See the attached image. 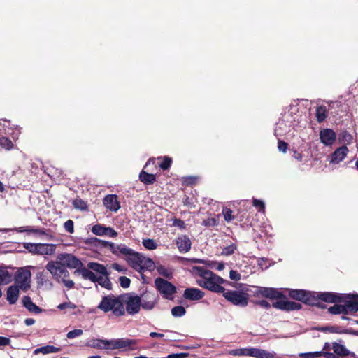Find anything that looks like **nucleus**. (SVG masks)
Listing matches in <instances>:
<instances>
[{
  "mask_svg": "<svg viewBox=\"0 0 358 358\" xmlns=\"http://www.w3.org/2000/svg\"><path fill=\"white\" fill-rule=\"evenodd\" d=\"M288 144L284 141L279 140L278 142V148L280 151L285 152L287 150Z\"/></svg>",
  "mask_w": 358,
  "mask_h": 358,
  "instance_id": "62",
  "label": "nucleus"
},
{
  "mask_svg": "<svg viewBox=\"0 0 358 358\" xmlns=\"http://www.w3.org/2000/svg\"><path fill=\"white\" fill-rule=\"evenodd\" d=\"M322 351L303 352L299 355L301 358H317L322 355Z\"/></svg>",
  "mask_w": 358,
  "mask_h": 358,
  "instance_id": "47",
  "label": "nucleus"
},
{
  "mask_svg": "<svg viewBox=\"0 0 358 358\" xmlns=\"http://www.w3.org/2000/svg\"><path fill=\"white\" fill-rule=\"evenodd\" d=\"M229 278L231 280L238 281L241 279V275L236 271L231 270L229 273Z\"/></svg>",
  "mask_w": 358,
  "mask_h": 358,
  "instance_id": "64",
  "label": "nucleus"
},
{
  "mask_svg": "<svg viewBox=\"0 0 358 358\" xmlns=\"http://www.w3.org/2000/svg\"><path fill=\"white\" fill-rule=\"evenodd\" d=\"M218 220L215 217H209L208 219L203 220L202 222V225L210 227L217 225Z\"/></svg>",
  "mask_w": 358,
  "mask_h": 358,
  "instance_id": "49",
  "label": "nucleus"
},
{
  "mask_svg": "<svg viewBox=\"0 0 358 358\" xmlns=\"http://www.w3.org/2000/svg\"><path fill=\"white\" fill-rule=\"evenodd\" d=\"M275 352L257 348H246V356L255 358H275Z\"/></svg>",
  "mask_w": 358,
  "mask_h": 358,
  "instance_id": "18",
  "label": "nucleus"
},
{
  "mask_svg": "<svg viewBox=\"0 0 358 358\" xmlns=\"http://www.w3.org/2000/svg\"><path fill=\"white\" fill-rule=\"evenodd\" d=\"M173 225L177 227L180 229H185L186 228V224L184 220L178 218H175L173 220Z\"/></svg>",
  "mask_w": 358,
  "mask_h": 358,
  "instance_id": "57",
  "label": "nucleus"
},
{
  "mask_svg": "<svg viewBox=\"0 0 358 358\" xmlns=\"http://www.w3.org/2000/svg\"><path fill=\"white\" fill-rule=\"evenodd\" d=\"M222 213L225 221L229 222L231 220H233L234 216H232V210L230 208H224L222 210Z\"/></svg>",
  "mask_w": 358,
  "mask_h": 358,
  "instance_id": "52",
  "label": "nucleus"
},
{
  "mask_svg": "<svg viewBox=\"0 0 358 358\" xmlns=\"http://www.w3.org/2000/svg\"><path fill=\"white\" fill-rule=\"evenodd\" d=\"M176 244L180 252L186 253L189 252L192 247V241L188 236L182 235L176 239Z\"/></svg>",
  "mask_w": 358,
  "mask_h": 358,
  "instance_id": "23",
  "label": "nucleus"
},
{
  "mask_svg": "<svg viewBox=\"0 0 358 358\" xmlns=\"http://www.w3.org/2000/svg\"><path fill=\"white\" fill-rule=\"evenodd\" d=\"M31 277L30 271L25 268H19L14 275V285L27 292L31 288Z\"/></svg>",
  "mask_w": 358,
  "mask_h": 358,
  "instance_id": "9",
  "label": "nucleus"
},
{
  "mask_svg": "<svg viewBox=\"0 0 358 358\" xmlns=\"http://www.w3.org/2000/svg\"><path fill=\"white\" fill-rule=\"evenodd\" d=\"M252 289H247L246 292H250L255 297H262V287L260 286H252Z\"/></svg>",
  "mask_w": 358,
  "mask_h": 358,
  "instance_id": "46",
  "label": "nucleus"
},
{
  "mask_svg": "<svg viewBox=\"0 0 358 358\" xmlns=\"http://www.w3.org/2000/svg\"><path fill=\"white\" fill-rule=\"evenodd\" d=\"M262 292V297L271 300L285 298V296L277 288L263 287Z\"/></svg>",
  "mask_w": 358,
  "mask_h": 358,
  "instance_id": "25",
  "label": "nucleus"
},
{
  "mask_svg": "<svg viewBox=\"0 0 358 358\" xmlns=\"http://www.w3.org/2000/svg\"><path fill=\"white\" fill-rule=\"evenodd\" d=\"M251 303H252L255 306H259L262 308L269 309L272 305L267 301L262 299V300H257V301H251Z\"/></svg>",
  "mask_w": 358,
  "mask_h": 358,
  "instance_id": "48",
  "label": "nucleus"
},
{
  "mask_svg": "<svg viewBox=\"0 0 358 358\" xmlns=\"http://www.w3.org/2000/svg\"><path fill=\"white\" fill-rule=\"evenodd\" d=\"M236 250V245L235 243H231L229 245L225 246L222 248L221 255L224 256H229L234 254Z\"/></svg>",
  "mask_w": 358,
  "mask_h": 358,
  "instance_id": "42",
  "label": "nucleus"
},
{
  "mask_svg": "<svg viewBox=\"0 0 358 358\" xmlns=\"http://www.w3.org/2000/svg\"><path fill=\"white\" fill-rule=\"evenodd\" d=\"M252 205L257 208H259V212H264L265 210V203L263 201L257 199H252Z\"/></svg>",
  "mask_w": 358,
  "mask_h": 358,
  "instance_id": "50",
  "label": "nucleus"
},
{
  "mask_svg": "<svg viewBox=\"0 0 358 358\" xmlns=\"http://www.w3.org/2000/svg\"><path fill=\"white\" fill-rule=\"evenodd\" d=\"M272 306L276 309L287 312L298 310L302 308L301 303L289 300L276 301L272 303Z\"/></svg>",
  "mask_w": 358,
  "mask_h": 358,
  "instance_id": "14",
  "label": "nucleus"
},
{
  "mask_svg": "<svg viewBox=\"0 0 358 358\" xmlns=\"http://www.w3.org/2000/svg\"><path fill=\"white\" fill-rule=\"evenodd\" d=\"M120 286L123 288H128L131 284V280L126 276H121L119 278Z\"/></svg>",
  "mask_w": 358,
  "mask_h": 358,
  "instance_id": "55",
  "label": "nucleus"
},
{
  "mask_svg": "<svg viewBox=\"0 0 358 358\" xmlns=\"http://www.w3.org/2000/svg\"><path fill=\"white\" fill-rule=\"evenodd\" d=\"M64 228L66 231L69 234H73L74 232V222L71 220H68L64 224Z\"/></svg>",
  "mask_w": 358,
  "mask_h": 358,
  "instance_id": "51",
  "label": "nucleus"
},
{
  "mask_svg": "<svg viewBox=\"0 0 358 358\" xmlns=\"http://www.w3.org/2000/svg\"><path fill=\"white\" fill-rule=\"evenodd\" d=\"M315 116L319 123L324 122L327 117V110L326 106H320L316 108Z\"/></svg>",
  "mask_w": 358,
  "mask_h": 358,
  "instance_id": "37",
  "label": "nucleus"
},
{
  "mask_svg": "<svg viewBox=\"0 0 358 358\" xmlns=\"http://www.w3.org/2000/svg\"><path fill=\"white\" fill-rule=\"evenodd\" d=\"M106 227L101 224H96L92 228V232L96 236H105Z\"/></svg>",
  "mask_w": 358,
  "mask_h": 358,
  "instance_id": "41",
  "label": "nucleus"
},
{
  "mask_svg": "<svg viewBox=\"0 0 358 358\" xmlns=\"http://www.w3.org/2000/svg\"><path fill=\"white\" fill-rule=\"evenodd\" d=\"M0 146L6 150H11L13 148V143L10 139L7 137H0Z\"/></svg>",
  "mask_w": 358,
  "mask_h": 358,
  "instance_id": "44",
  "label": "nucleus"
},
{
  "mask_svg": "<svg viewBox=\"0 0 358 358\" xmlns=\"http://www.w3.org/2000/svg\"><path fill=\"white\" fill-rule=\"evenodd\" d=\"M155 286L165 299L173 300V295L177 292L176 287L173 284L160 277L155 280Z\"/></svg>",
  "mask_w": 358,
  "mask_h": 358,
  "instance_id": "8",
  "label": "nucleus"
},
{
  "mask_svg": "<svg viewBox=\"0 0 358 358\" xmlns=\"http://www.w3.org/2000/svg\"><path fill=\"white\" fill-rule=\"evenodd\" d=\"M314 292L305 289H289L288 295L290 298L303 302V303L312 306L315 301Z\"/></svg>",
  "mask_w": 358,
  "mask_h": 358,
  "instance_id": "11",
  "label": "nucleus"
},
{
  "mask_svg": "<svg viewBox=\"0 0 358 358\" xmlns=\"http://www.w3.org/2000/svg\"><path fill=\"white\" fill-rule=\"evenodd\" d=\"M222 293L224 299L234 306L245 307L248 304V293L238 290H227Z\"/></svg>",
  "mask_w": 358,
  "mask_h": 358,
  "instance_id": "7",
  "label": "nucleus"
},
{
  "mask_svg": "<svg viewBox=\"0 0 358 358\" xmlns=\"http://www.w3.org/2000/svg\"><path fill=\"white\" fill-rule=\"evenodd\" d=\"M142 243L143 245L148 250H155L157 247V244L155 241L150 238L144 239Z\"/></svg>",
  "mask_w": 358,
  "mask_h": 358,
  "instance_id": "45",
  "label": "nucleus"
},
{
  "mask_svg": "<svg viewBox=\"0 0 358 358\" xmlns=\"http://www.w3.org/2000/svg\"><path fill=\"white\" fill-rule=\"evenodd\" d=\"M341 304H334L333 306H331L328 309V312L332 315H338L341 314Z\"/></svg>",
  "mask_w": 358,
  "mask_h": 358,
  "instance_id": "56",
  "label": "nucleus"
},
{
  "mask_svg": "<svg viewBox=\"0 0 358 358\" xmlns=\"http://www.w3.org/2000/svg\"><path fill=\"white\" fill-rule=\"evenodd\" d=\"M20 290L21 289L14 285L6 289V300L10 305H14L17 303L20 296Z\"/></svg>",
  "mask_w": 358,
  "mask_h": 358,
  "instance_id": "26",
  "label": "nucleus"
},
{
  "mask_svg": "<svg viewBox=\"0 0 358 358\" xmlns=\"http://www.w3.org/2000/svg\"><path fill=\"white\" fill-rule=\"evenodd\" d=\"M121 303L124 306L125 312L134 315L139 313L141 307V297L133 293L121 294Z\"/></svg>",
  "mask_w": 358,
  "mask_h": 358,
  "instance_id": "5",
  "label": "nucleus"
},
{
  "mask_svg": "<svg viewBox=\"0 0 358 358\" xmlns=\"http://www.w3.org/2000/svg\"><path fill=\"white\" fill-rule=\"evenodd\" d=\"M87 268L90 271L92 270L98 273H100L103 276L109 275V273L108 272L106 266L97 262H89L87 264Z\"/></svg>",
  "mask_w": 358,
  "mask_h": 358,
  "instance_id": "31",
  "label": "nucleus"
},
{
  "mask_svg": "<svg viewBox=\"0 0 358 358\" xmlns=\"http://www.w3.org/2000/svg\"><path fill=\"white\" fill-rule=\"evenodd\" d=\"M320 139L326 146H331L336 139V134L331 129H323L320 132Z\"/></svg>",
  "mask_w": 358,
  "mask_h": 358,
  "instance_id": "19",
  "label": "nucleus"
},
{
  "mask_svg": "<svg viewBox=\"0 0 358 358\" xmlns=\"http://www.w3.org/2000/svg\"><path fill=\"white\" fill-rule=\"evenodd\" d=\"M352 313L358 311V294H345V301Z\"/></svg>",
  "mask_w": 358,
  "mask_h": 358,
  "instance_id": "30",
  "label": "nucleus"
},
{
  "mask_svg": "<svg viewBox=\"0 0 358 358\" xmlns=\"http://www.w3.org/2000/svg\"><path fill=\"white\" fill-rule=\"evenodd\" d=\"M76 308V306L71 302H64L62 303H60L57 306V308L61 310H64L66 308L75 309Z\"/></svg>",
  "mask_w": 358,
  "mask_h": 358,
  "instance_id": "59",
  "label": "nucleus"
},
{
  "mask_svg": "<svg viewBox=\"0 0 358 358\" xmlns=\"http://www.w3.org/2000/svg\"><path fill=\"white\" fill-rule=\"evenodd\" d=\"M110 340L93 338L87 341L85 346L99 350H110Z\"/></svg>",
  "mask_w": 358,
  "mask_h": 358,
  "instance_id": "20",
  "label": "nucleus"
},
{
  "mask_svg": "<svg viewBox=\"0 0 358 358\" xmlns=\"http://www.w3.org/2000/svg\"><path fill=\"white\" fill-rule=\"evenodd\" d=\"M191 272L194 276L200 278L196 280V284L199 286L215 293H222L225 291V288L221 285L225 280L213 271L201 266H194Z\"/></svg>",
  "mask_w": 358,
  "mask_h": 358,
  "instance_id": "2",
  "label": "nucleus"
},
{
  "mask_svg": "<svg viewBox=\"0 0 358 358\" xmlns=\"http://www.w3.org/2000/svg\"><path fill=\"white\" fill-rule=\"evenodd\" d=\"M57 260L61 262L66 268H76L75 274H80L78 270L86 268L83 266L82 262L76 256L69 253H63L57 256Z\"/></svg>",
  "mask_w": 358,
  "mask_h": 358,
  "instance_id": "10",
  "label": "nucleus"
},
{
  "mask_svg": "<svg viewBox=\"0 0 358 358\" xmlns=\"http://www.w3.org/2000/svg\"><path fill=\"white\" fill-rule=\"evenodd\" d=\"M8 269V266L0 265V285H6L13 281V275Z\"/></svg>",
  "mask_w": 358,
  "mask_h": 358,
  "instance_id": "28",
  "label": "nucleus"
},
{
  "mask_svg": "<svg viewBox=\"0 0 358 358\" xmlns=\"http://www.w3.org/2000/svg\"><path fill=\"white\" fill-rule=\"evenodd\" d=\"M186 313L185 308L182 306H174L171 309V314L175 317H179L185 315Z\"/></svg>",
  "mask_w": 358,
  "mask_h": 358,
  "instance_id": "43",
  "label": "nucleus"
},
{
  "mask_svg": "<svg viewBox=\"0 0 358 358\" xmlns=\"http://www.w3.org/2000/svg\"><path fill=\"white\" fill-rule=\"evenodd\" d=\"M72 204L74 208L81 210H85L88 208L87 203L80 198L74 199Z\"/></svg>",
  "mask_w": 358,
  "mask_h": 358,
  "instance_id": "40",
  "label": "nucleus"
},
{
  "mask_svg": "<svg viewBox=\"0 0 358 358\" xmlns=\"http://www.w3.org/2000/svg\"><path fill=\"white\" fill-rule=\"evenodd\" d=\"M60 351V348L57 347H55L53 345H45L38 348H36L34 351V355H37L38 353H42L43 355L49 354V353H55Z\"/></svg>",
  "mask_w": 358,
  "mask_h": 358,
  "instance_id": "35",
  "label": "nucleus"
},
{
  "mask_svg": "<svg viewBox=\"0 0 358 358\" xmlns=\"http://www.w3.org/2000/svg\"><path fill=\"white\" fill-rule=\"evenodd\" d=\"M18 232H28V233H32V234H36L39 235H47V230L44 228H34L33 227H27L25 229H22V227L19 228V229L17 230Z\"/></svg>",
  "mask_w": 358,
  "mask_h": 358,
  "instance_id": "39",
  "label": "nucleus"
},
{
  "mask_svg": "<svg viewBox=\"0 0 358 358\" xmlns=\"http://www.w3.org/2000/svg\"><path fill=\"white\" fill-rule=\"evenodd\" d=\"M83 331L82 329H74L69 331L66 334V337L69 339H72L80 336L83 334Z\"/></svg>",
  "mask_w": 358,
  "mask_h": 358,
  "instance_id": "53",
  "label": "nucleus"
},
{
  "mask_svg": "<svg viewBox=\"0 0 358 358\" xmlns=\"http://www.w3.org/2000/svg\"><path fill=\"white\" fill-rule=\"evenodd\" d=\"M157 269L160 275L166 278H169L171 275V273L169 271H168V270L164 266H159L157 267Z\"/></svg>",
  "mask_w": 358,
  "mask_h": 358,
  "instance_id": "60",
  "label": "nucleus"
},
{
  "mask_svg": "<svg viewBox=\"0 0 358 358\" xmlns=\"http://www.w3.org/2000/svg\"><path fill=\"white\" fill-rule=\"evenodd\" d=\"M84 242L85 244L94 246L98 249L109 248L111 252L115 255L118 256L120 254H122L126 256L127 263L133 269L138 271V269H141V264L142 263V255L139 252H135L132 249L128 248L124 244L115 245L112 242L103 241L96 237L86 238Z\"/></svg>",
  "mask_w": 358,
  "mask_h": 358,
  "instance_id": "1",
  "label": "nucleus"
},
{
  "mask_svg": "<svg viewBox=\"0 0 358 358\" xmlns=\"http://www.w3.org/2000/svg\"><path fill=\"white\" fill-rule=\"evenodd\" d=\"M332 348L334 350V352L338 356L341 357H346V356H355V353L350 352L348 350L345 345L338 343L336 342H334L332 343Z\"/></svg>",
  "mask_w": 358,
  "mask_h": 358,
  "instance_id": "29",
  "label": "nucleus"
},
{
  "mask_svg": "<svg viewBox=\"0 0 358 358\" xmlns=\"http://www.w3.org/2000/svg\"><path fill=\"white\" fill-rule=\"evenodd\" d=\"M23 247L34 255H52L55 253L57 245L52 243H24Z\"/></svg>",
  "mask_w": 358,
  "mask_h": 358,
  "instance_id": "6",
  "label": "nucleus"
},
{
  "mask_svg": "<svg viewBox=\"0 0 358 358\" xmlns=\"http://www.w3.org/2000/svg\"><path fill=\"white\" fill-rule=\"evenodd\" d=\"M78 271L81 272V275L83 279L85 280H90L93 282H98L101 287L108 289L111 290L113 288V285L108 278V275L107 276H99L96 277V275L92 271H90L87 268H83L78 270Z\"/></svg>",
  "mask_w": 358,
  "mask_h": 358,
  "instance_id": "12",
  "label": "nucleus"
},
{
  "mask_svg": "<svg viewBox=\"0 0 358 358\" xmlns=\"http://www.w3.org/2000/svg\"><path fill=\"white\" fill-rule=\"evenodd\" d=\"M314 294L315 299L314 303L315 304H313V306H316L321 309H324L327 308V306L322 303L321 301L326 303H341L345 301V294H338L330 292H314Z\"/></svg>",
  "mask_w": 358,
  "mask_h": 358,
  "instance_id": "4",
  "label": "nucleus"
},
{
  "mask_svg": "<svg viewBox=\"0 0 358 358\" xmlns=\"http://www.w3.org/2000/svg\"><path fill=\"white\" fill-rule=\"evenodd\" d=\"M36 280L38 286L48 285L52 287V282L49 280L48 273L43 271L36 273Z\"/></svg>",
  "mask_w": 358,
  "mask_h": 358,
  "instance_id": "33",
  "label": "nucleus"
},
{
  "mask_svg": "<svg viewBox=\"0 0 358 358\" xmlns=\"http://www.w3.org/2000/svg\"><path fill=\"white\" fill-rule=\"evenodd\" d=\"M22 306L30 313L39 314L43 311L42 308L35 304L29 296H23L22 299Z\"/></svg>",
  "mask_w": 358,
  "mask_h": 358,
  "instance_id": "27",
  "label": "nucleus"
},
{
  "mask_svg": "<svg viewBox=\"0 0 358 358\" xmlns=\"http://www.w3.org/2000/svg\"><path fill=\"white\" fill-rule=\"evenodd\" d=\"M229 354L233 356H246V348L231 350Z\"/></svg>",
  "mask_w": 358,
  "mask_h": 358,
  "instance_id": "54",
  "label": "nucleus"
},
{
  "mask_svg": "<svg viewBox=\"0 0 358 358\" xmlns=\"http://www.w3.org/2000/svg\"><path fill=\"white\" fill-rule=\"evenodd\" d=\"M65 266L58 260L50 261L45 266V268L51 273L52 278L58 282H61L62 271Z\"/></svg>",
  "mask_w": 358,
  "mask_h": 358,
  "instance_id": "15",
  "label": "nucleus"
},
{
  "mask_svg": "<svg viewBox=\"0 0 358 358\" xmlns=\"http://www.w3.org/2000/svg\"><path fill=\"white\" fill-rule=\"evenodd\" d=\"M141 261V269H138V272H142L145 271H152L155 269V265L152 259L142 256Z\"/></svg>",
  "mask_w": 358,
  "mask_h": 358,
  "instance_id": "32",
  "label": "nucleus"
},
{
  "mask_svg": "<svg viewBox=\"0 0 358 358\" xmlns=\"http://www.w3.org/2000/svg\"><path fill=\"white\" fill-rule=\"evenodd\" d=\"M188 356L189 354L185 352L172 353L169 354L166 358H186Z\"/></svg>",
  "mask_w": 358,
  "mask_h": 358,
  "instance_id": "61",
  "label": "nucleus"
},
{
  "mask_svg": "<svg viewBox=\"0 0 358 358\" xmlns=\"http://www.w3.org/2000/svg\"><path fill=\"white\" fill-rule=\"evenodd\" d=\"M97 308L104 313L112 311L115 316L120 317L125 314V309L121 303V294L115 296L109 294L103 296Z\"/></svg>",
  "mask_w": 358,
  "mask_h": 358,
  "instance_id": "3",
  "label": "nucleus"
},
{
  "mask_svg": "<svg viewBox=\"0 0 358 358\" xmlns=\"http://www.w3.org/2000/svg\"><path fill=\"white\" fill-rule=\"evenodd\" d=\"M348 152L349 150L345 145L336 148L331 155L330 162L334 164L340 163L345 159Z\"/></svg>",
  "mask_w": 358,
  "mask_h": 358,
  "instance_id": "22",
  "label": "nucleus"
},
{
  "mask_svg": "<svg viewBox=\"0 0 358 358\" xmlns=\"http://www.w3.org/2000/svg\"><path fill=\"white\" fill-rule=\"evenodd\" d=\"M352 139V135L346 130L342 131L338 134V142L341 144H344L345 145H350L351 144Z\"/></svg>",
  "mask_w": 358,
  "mask_h": 358,
  "instance_id": "36",
  "label": "nucleus"
},
{
  "mask_svg": "<svg viewBox=\"0 0 358 358\" xmlns=\"http://www.w3.org/2000/svg\"><path fill=\"white\" fill-rule=\"evenodd\" d=\"M316 329L322 332L335 334H348L358 336V331L353 329H344L339 326H324L316 327Z\"/></svg>",
  "mask_w": 358,
  "mask_h": 358,
  "instance_id": "17",
  "label": "nucleus"
},
{
  "mask_svg": "<svg viewBox=\"0 0 358 358\" xmlns=\"http://www.w3.org/2000/svg\"><path fill=\"white\" fill-rule=\"evenodd\" d=\"M103 203L107 209L113 212H117L121 207L116 194L106 195L103 200Z\"/></svg>",
  "mask_w": 358,
  "mask_h": 358,
  "instance_id": "21",
  "label": "nucleus"
},
{
  "mask_svg": "<svg viewBox=\"0 0 358 358\" xmlns=\"http://www.w3.org/2000/svg\"><path fill=\"white\" fill-rule=\"evenodd\" d=\"M171 159L166 157L163 162L160 164L159 166L162 170H167L171 165Z\"/></svg>",
  "mask_w": 358,
  "mask_h": 358,
  "instance_id": "58",
  "label": "nucleus"
},
{
  "mask_svg": "<svg viewBox=\"0 0 358 358\" xmlns=\"http://www.w3.org/2000/svg\"><path fill=\"white\" fill-rule=\"evenodd\" d=\"M182 259L183 261L191 262V263H198V264H205L210 268H213L216 262L210 261V260H205L202 259H198V258H185L182 257Z\"/></svg>",
  "mask_w": 358,
  "mask_h": 358,
  "instance_id": "38",
  "label": "nucleus"
},
{
  "mask_svg": "<svg viewBox=\"0 0 358 358\" xmlns=\"http://www.w3.org/2000/svg\"><path fill=\"white\" fill-rule=\"evenodd\" d=\"M139 180L145 185H152L156 181V176L154 174L141 171L139 174Z\"/></svg>",
  "mask_w": 358,
  "mask_h": 358,
  "instance_id": "34",
  "label": "nucleus"
},
{
  "mask_svg": "<svg viewBox=\"0 0 358 358\" xmlns=\"http://www.w3.org/2000/svg\"><path fill=\"white\" fill-rule=\"evenodd\" d=\"M105 236H108L109 237H116L117 236V232L110 227H106V234Z\"/></svg>",
  "mask_w": 358,
  "mask_h": 358,
  "instance_id": "63",
  "label": "nucleus"
},
{
  "mask_svg": "<svg viewBox=\"0 0 358 358\" xmlns=\"http://www.w3.org/2000/svg\"><path fill=\"white\" fill-rule=\"evenodd\" d=\"M110 350L122 349L124 351L137 349L138 341L128 338L110 339Z\"/></svg>",
  "mask_w": 358,
  "mask_h": 358,
  "instance_id": "13",
  "label": "nucleus"
},
{
  "mask_svg": "<svg viewBox=\"0 0 358 358\" xmlns=\"http://www.w3.org/2000/svg\"><path fill=\"white\" fill-rule=\"evenodd\" d=\"M140 296L143 309L150 310L154 308L157 303V298L153 292L145 291Z\"/></svg>",
  "mask_w": 358,
  "mask_h": 358,
  "instance_id": "16",
  "label": "nucleus"
},
{
  "mask_svg": "<svg viewBox=\"0 0 358 358\" xmlns=\"http://www.w3.org/2000/svg\"><path fill=\"white\" fill-rule=\"evenodd\" d=\"M205 293L195 287H189L185 289L183 297L189 301H199L203 298Z\"/></svg>",
  "mask_w": 358,
  "mask_h": 358,
  "instance_id": "24",
  "label": "nucleus"
}]
</instances>
